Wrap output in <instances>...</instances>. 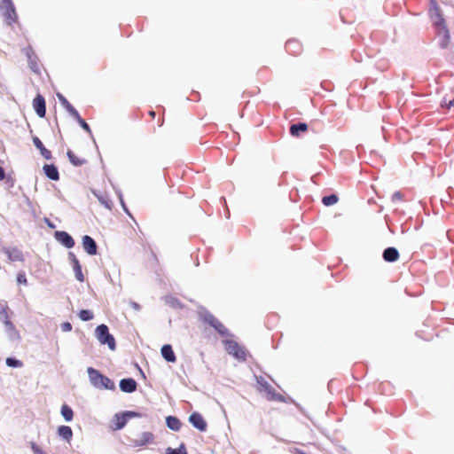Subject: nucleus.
Masks as SVG:
<instances>
[{
	"label": "nucleus",
	"instance_id": "nucleus-29",
	"mask_svg": "<svg viewBox=\"0 0 454 454\" xmlns=\"http://www.w3.org/2000/svg\"><path fill=\"white\" fill-rule=\"evenodd\" d=\"M94 195L98 198V200H99V202L105 206L106 208L110 209L111 208V203L108 200L105 199L103 196L99 195L98 192H93Z\"/></svg>",
	"mask_w": 454,
	"mask_h": 454
},
{
	"label": "nucleus",
	"instance_id": "nucleus-5",
	"mask_svg": "<svg viewBox=\"0 0 454 454\" xmlns=\"http://www.w3.org/2000/svg\"><path fill=\"white\" fill-rule=\"evenodd\" d=\"M56 240L67 248H72L74 246V240L66 231H57L54 233Z\"/></svg>",
	"mask_w": 454,
	"mask_h": 454
},
{
	"label": "nucleus",
	"instance_id": "nucleus-28",
	"mask_svg": "<svg viewBox=\"0 0 454 454\" xmlns=\"http://www.w3.org/2000/svg\"><path fill=\"white\" fill-rule=\"evenodd\" d=\"M166 454H187L184 445H181L178 449L167 448Z\"/></svg>",
	"mask_w": 454,
	"mask_h": 454
},
{
	"label": "nucleus",
	"instance_id": "nucleus-1",
	"mask_svg": "<svg viewBox=\"0 0 454 454\" xmlns=\"http://www.w3.org/2000/svg\"><path fill=\"white\" fill-rule=\"evenodd\" d=\"M429 17L439 34L442 35L445 46L450 40V32L442 12L435 0H430Z\"/></svg>",
	"mask_w": 454,
	"mask_h": 454
},
{
	"label": "nucleus",
	"instance_id": "nucleus-21",
	"mask_svg": "<svg viewBox=\"0 0 454 454\" xmlns=\"http://www.w3.org/2000/svg\"><path fill=\"white\" fill-rule=\"evenodd\" d=\"M58 98L59 99L62 106L74 116H78L77 111L68 103V101L61 95L58 94Z\"/></svg>",
	"mask_w": 454,
	"mask_h": 454
},
{
	"label": "nucleus",
	"instance_id": "nucleus-33",
	"mask_svg": "<svg viewBox=\"0 0 454 454\" xmlns=\"http://www.w3.org/2000/svg\"><path fill=\"white\" fill-rule=\"evenodd\" d=\"M67 155H68V158L70 160V161L74 164V165H81L82 164V161L78 160L75 156L73 154L72 152H68L67 153Z\"/></svg>",
	"mask_w": 454,
	"mask_h": 454
},
{
	"label": "nucleus",
	"instance_id": "nucleus-20",
	"mask_svg": "<svg viewBox=\"0 0 454 454\" xmlns=\"http://www.w3.org/2000/svg\"><path fill=\"white\" fill-rule=\"evenodd\" d=\"M60 413L67 422H70L73 420V418H74L73 410L67 404H63L61 406Z\"/></svg>",
	"mask_w": 454,
	"mask_h": 454
},
{
	"label": "nucleus",
	"instance_id": "nucleus-15",
	"mask_svg": "<svg viewBox=\"0 0 454 454\" xmlns=\"http://www.w3.org/2000/svg\"><path fill=\"white\" fill-rule=\"evenodd\" d=\"M383 258L389 262H395L399 258V253L395 247H388L384 251Z\"/></svg>",
	"mask_w": 454,
	"mask_h": 454
},
{
	"label": "nucleus",
	"instance_id": "nucleus-42",
	"mask_svg": "<svg viewBox=\"0 0 454 454\" xmlns=\"http://www.w3.org/2000/svg\"><path fill=\"white\" fill-rule=\"evenodd\" d=\"M48 226H49L50 228H52V229L55 227V226H54L52 223H51L50 222H48Z\"/></svg>",
	"mask_w": 454,
	"mask_h": 454
},
{
	"label": "nucleus",
	"instance_id": "nucleus-17",
	"mask_svg": "<svg viewBox=\"0 0 454 454\" xmlns=\"http://www.w3.org/2000/svg\"><path fill=\"white\" fill-rule=\"evenodd\" d=\"M43 171L50 179L59 180V171L53 165H45Z\"/></svg>",
	"mask_w": 454,
	"mask_h": 454
},
{
	"label": "nucleus",
	"instance_id": "nucleus-27",
	"mask_svg": "<svg viewBox=\"0 0 454 454\" xmlns=\"http://www.w3.org/2000/svg\"><path fill=\"white\" fill-rule=\"evenodd\" d=\"M79 317L82 321H89L93 318V314L88 309H82L79 313Z\"/></svg>",
	"mask_w": 454,
	"mask_h": 454
},
{
	"label": "nucleus",
	"instance_id": "nucleus-24",
	"mask_svg": "<svg viewBox=\"0 0 454 454\" xmlns=\"http://www.w3.org/2000/svg\"><path fill=\"white\" fill-rule=\"evenodd\" d=\"M208 322L222 334H224L225 333V328L224 326L220 323L218 322L215 318H214L213 317H210V318L208 319Z\"/></svg>",
	"mask_w": 454,
	"mask_h": 454
},
{
	"label": "nucleus",
	"instance_id": "nucleus-12",
	"mask_svg": "<svg viewBox=\"0 0 454 454\" xmlns=\"http://www.w3.org/2000/svg\"><path fill=\"white\" fill-rule=\"evenodd\" d=\"M58 435L65 440L67 442H70L73 437V431L68 426H59L57 429Z\"/></svg>",
	"mask_w": 454,
	"mask_h": 454
},
{
	"label": "nucleus",
	"instance_id": "nucleus-3",
	"mask_svg": "<svg viewBox=\"0 0 454 454\" xmlns=\"http://www.w3.org/2000/svg\"><path fill=\"white\" fill-rule=\"evenodd\" d=\"M97 339L101 344H106L111 350L115 348L114 337L109 333L108 327L106 325H98L95 330Z\"/></svg>",
	"mask_w": 454,
	"mask_h": 454
},
{
	"label": "nucleus",
	"instance_id": "nucleus-30",
	"mask_svg": "<svg viewBox=\"0 0 454 454\" xmlns=\"http://www.w3.org/2000/svg\"><path fill=\"white\" fill-rule=\"evenodd\" d=\"M6 327L8 329V331L10 332V338L14 340V339H18L19 338V334L18 333L16 332V330L14 329L13 325L10 323H6Z\"/></svg>",
	"mask_w": 454,
	"mask_h": 454
},
{
	"label": "nucleus",
	"instance_id": "nucleus-43",
	"mask_svg": "<svg viewBox=\"0 0 454 454\" xmlns=\"http://www.w3.org/2000/svg\"><path fill=\"white\" fill-rule=\"evenodd\" d=\"M119 198H120L121 203L123 205V201H122V196H121V194H119Z\"/></svg>",
	"mask_w": 454,
	"mask_h": 454
},
{
	"label": "nucleus",
	"instance_id": "nucleus-6",
	"mask_svg": "<svg viewBox=\"0 0 454 454\" xmlns=\"http://www.w3.org/2000/svg\"><path fill=\"white\" fill-rule=\"evenodd\" d=\"M190 423L198 430L204 432L207 429V422L203 419V417L198 413L193 412L189 417Z\"/></svg>",
	"mask_w": 454,
	"mask_h": 454
},
{
	"label": "nucleus",
	"instance_id": "nucleus-31",
	"mask_svg": "<svg viewBox=\"0 0 454 454\" xmlns=\"http://www.w3.org/2000/svg\"><path fill=\"white\" fill-rule=\"evenodd\" d=\"M68 261L72 267H74V265L79 264V261L77 260L76 256L74 253L69 252L68 253Z\"/></svg>",
	"mask_w": 454,
	"mask_h": 454
},
{
	"label": "nucleus",
	"instance_id": "nucleus-4",
	"mask_svg": "<svg viewBox=\"0 0 454 454\" xmlns=\"http://www.w3.org/2000/svg\"><path fill=\"white\" fill-rule=\"evenodd\" d=\"M224 346L226 351L238 360L244 361L246 359V351L234 340H226Z\"/></svg>",
	"mask_w": 454,
	"mask_h": 454
},
{
	"label": "nucleus",
	"instance_id": "nucleus-10",
	"mask_svg": "<svg viewBox=\"0 0 454 454\" xmlns=\"http://www.w3.org/2000/svg\"><path fill=\"white\" fill-rule=\"evenodd\" d=\"M33 106L39 117H43L45 115V101L41 95L35 98Z\"/></svg>",
	"mask_w": 454,
	"mask_h": 454
},
{
	"label": "nucleus",
	"instance_id": "nucleus-35",
	"mask_svg": "<svg viewBox=\"0 0 454 454\" xmlns=\"http://www.w3.org/2000/svg\"><path fill=\"white\" fill-rule=\"evenodd\" d=\"M123 413L127 417L128 420L130 419H133V418H139L140 417V414H138L137 412H135V411H125Z\"/></svg>",
	"mask_w": 454,
	"mask_h": 454
},
{
	"label": "nucleus",
	"instance_id": "nucleus-9",
	"mask_svg": "<svg viewBox=\"0 0 454 454\" xmlns=\"http://www.w3.org/2000/svg\"><path fill=\"white\" fill-rule=\"evenodd\" d=\"M0 9L4 15L10 20H14L15 12L11 0H3L0 4Z\"/></svg>",
	"mask_w": 454,
	"mask_h": 454
},
{
	"label": "nucleus",
	"instance_id": "nucleus-14",
	"mask_svg": "<svg viewBox=\"0 0 454 454\" xmlns=\"http://www.w3.org/2000/svg\"><path fill=\"white\" fill-rule=\"evenodd\" d=\"M114 430H120L125 427V425L128 422L127 417L124 415V413H117L114 415Z\"/></svg>",
	"mask_w": 454,
	"mask_h": 454
},
{
	"label": "nucleus",
	"instance_id": "nucleus-23",
	"mask_svg": "<svg viewBox=\"0 0 454 454\" xmlns=\"http://www.w3.org/2000/svg\"><path fill=\"white\" fill-rule=\"evenodd\" d=\"M307 129H308V126L305 123H300V124H297V125H293L291 127V134L293 136H297L300 131H306Z\"/></svg>",
	"mask_w": 454,
	"mask_h": 454
},
{
	"label": "nucleus",
	"instance_id": "nucleus-13",
	"mask_svg": "<svg viewBox=\"0 0 454 454\" xmlns=\"http://www.w3.org/2000/svg\"><path fill=\"white\" fill-rule=\"evenodd\" d=\"M160 353H161V356L162 357L167 361V362H169V363H175L176 360V357L175 356V353L172 349V347L168 344L167 345H163L161 349H160Z\"/></svg>",
	"mask_w": 454,
	"mask_h": 454
},
{
	"label": "nucleus",
	"instance_id": "nucleus-2",
	"mask_svg": "<svg viewBox=\"0 0 454 454\" xmlns=\"http://www.w3.org/2000/svg\"><path fill=\"white\" fill-rule=\"evenodd\" d=\"M87 372L90 382L94 387L106 390H114L115 388L114 383L98 370L89 367Z\"/></svg>",
	"mask_w": 454,
	"mask_h": 454
},
{
	"label": "nucleus",
	"instance_id": "nucleus-7",
	"mask_svg": "<svg viewBox=\"0 0 454 454\" xmlns=\"http://www.w3.org/2000/svg\"><path fill=\"white\" fill-rule=\"evenodd\" d=\"M153 440L154 435L153 433L142 432L137 436L136 439H134V445L137 447H142L153 443Z\"/></svg>",
	"mask_w": 454,
	"mask_h": 454
},
{
	"label": "nucleus",
	"instance_id": "nucleus-16",
	"mask_svg": "<svg viewBox=\"0 0 454 454\" xmlns=\"http://www.w3.org/2000/svg\"><path fill=\"white\" fill-rule=\"evenodd\" d=\"M4 253L11 262H20L23 259L21 252L16 248H6Z\"/></svg>",
	"mask_w": 454,
	"mask_h": 454
},
{
	"label": "nucleus",
	"instance_id": "nucleus-11",
	"mask_svg": "<svg viewBox=\"0 0 454 454\" xmlns=\"http://www.w3.org/2000/svg\"><path fill=\"white\" fill-rule=\"evenodd\" d=\"M120 388L125 393H132L137 389V382L133 379H123L120 381Z\"/></svg>",
	"mask_w": 454,
	"mask_h": 454
},
{
	"label": "nucleus",
	"instance_id": "nucleus-36",
	"mask_svg": "<svg viewBox=\"0 0 454 454\" xmlns=\"http://www.w3.org/2000/svg\"><path fill=\"white\" fill-rule=\"evenodd\" d=\"M78 120H79V122L81 123V126L82 127V129H84L85 130L87 131H90V128H89V125L84 121H82L79 115L78 116H75Z\"/></svg>",
	"mask_w": 454,
	"mask_h": 454
},
{
	"label": "nucleus",
	"instance_id": "nucleus-18",
	"mask_svg": "<svg viewBox=\"0 0 454 454\" xmlns=\"http://www.w3.org/2000/svg\"><path fill=\"white\" fill-rule=\"evenodd\" d=\"M168 427L173 431H178L181 427V422L176 417L168 416L166 418Z\"/></svg>",
	"mask_w": 454,
	"mask_h": 454
},
{
	"label": "nucleus",
	"instance_id": "nucleus-19",
	"mask_svg": "<svg viewBox=\"0 0 454 454\" xmlns=\"http://www.w3.org/2000/svg\"><path fill=\"white\" fill-rule=\"evenodd\" d=\"M33 142H34V145L35 146L40 150L41 152V154L43 157H44L45 159H50L51 158V152L48 151L43 145V143L41 142V140L38 138V137H34L33 138Z\"/></svg>",
	"mask_w": 454,
	"mask_h": 454
},
{
	"label": "nucleus",
	"instance_id": "nucleus-37",
	"mask_svg": "<svg viewBox=\"0 0 454 454\" xmlns=\"http://www.w3.org/2000/svg\"><path fill=\"white\" fill-rule=\"evenodd\" d=\"M17 281H18L19 283H23V284H26V283H27V279H26V278H25V276H24V275H19V276L17 277Z\"/></svg>",
	"mask_w": 454,
	"mask_h": 454
},
{
	"label": "nucleus",
	"instance_id": "nucleus-39",
	"mask_svg": "<svg viewBox=\"0 0 454 454\" xmlns=\"http://www.w3.org/2000/svg\"><path fill=\"white\" fill-rule=\"evenodd\" d=\"M442 106H446L448 108L454 106V99L450 100L449 103H444Z\"/></svg>",
	"mask_w": 454,
	"mask_h": 454
},
{
	"label": "nucleus",
	"instance_id": "nucleus-22",
	"mask_svg": "<svg viewBox=\"0 0 454 454\" xmlns=\"http://www.w3.org/2000/svg\"><path fill=\"white\" fill-rule=\"evenodd\" d=\"M5 364L7 366L13 367V368H20L23 366V363L20 360H18L13 357L6 358Z\"/></svg>",
	"mask_w": 454,
	"mask_h": 454
},
{
	"label": "nucleus",
	"instance_id": "nucleus-34",
	"mask_svg": "<svg viewBox=\"0 0 454 454\" xmlns=\"http://www.w3.org/2000/svg\"><path fill=\"white\" fill-rule=\"evenodd\" d=\"M60 328L63 332H70L72 330V325L69 322H65L60 325Z\"/></svg>",
	"mask_w": 454,
	"mask_h": 454
},
{
	"label": "nucleus",
	"instance_id": "nucleus-40",
	"mask_svg": "<svg viewBox=\"0 0 454 454\" xmlns=\"http://www.w3.org/2000/svg\"><path fill=\"white\" fill-rule=\"evenodd\" d=\"M131 307L135 309V310H138L139 309V305L136 302H131L130 303Z\"/></svg>",
	"mask_w": 454,
	"mask_h": 454
},
{
	"label": "nucleus",
	"instance_id": "nucleus-25",
	"mask_svg": "<svg viewBox=\"0 0 454 454\" xmlns=\"http://www.w3.org/2000/svg\"><path fill=\"white\" fill-rule=\"evenodd\" d=\"M322 201L326 207L332 206L338 202V197L336 195L326 196L323 198Z\"/></svg>",
	"mask_w": 454,
	"mask_h": 454
},
{
	"label": "nucleus",
	"instance_id": "nucleus-8",
	"mask_svg": "<svg viewBox=\"0 0 454 454\" xmlns=\"http://www.w3.org/2000/svg\"><path fill=\"white\" fill-rule=\"evenodd\" d=\"M82 247L85 252L90 255H95L97 254V244L92 238L85 235L82 239Z\"/></svg>",
	"mask_w": 454,
	"mask_h": 454
},
{
	"label": "nucleus",
	"instance_id": "nucleus-32",
	"mask_svg": "<svg viewBox=\"0 0 454 454\" xmlns=\"http://www.w3.org/2000/svg\"><path fill=\"white\" fill-rule=\"evenodd\" d=\"M31 449L34 454H47L44 450H43L35 442L31 443Z\"/></svg>",
	"mask_w": 454,
	"mask_h": 454
},
{
	"label": "nucleus",
	"instance_id": "nucleus-38",
	"mask_svg": "<svg viewBox=\"0 0 454 454\" xmlns=\"http://www.w3.org/2000/svg\"><path fill=\"white\" fill-rule=\"evenodd\" d=\"M5 177V172H4V169L0 167V181L4 180Z\"/></svg>",
	"mask_w": 454,
	"mask_h": 454
},
{
	"label": "nucleus",
	"instance_id": "nucleus-26",
	"mask_svg": "<svg viewBox=\"0 0 454 454\" xmlns=\"http://www.w3.org/2000/svg\"><path fill=\"white\" fill-rule=\"evenodd\" d=\"M73 270L74 272L76 279L79 282H83L84 281V277H83V274L82 272V267H81L80 263L74 265V267H73Z\"/></svg>",
	"mask_w": 454,
	"mask_h": 454
},
{
	"label": "nucleus",
	"instance_id": "nucleus-41",
	"mask_svg": "<svg viewBox=\"0 0 454 454\" xmlns=\"http://www.w3.org/2000/svg\"><path fill=\"white\" fill-rule=\"evenodd\" d=\"M393 199H395V200L400 199L399 193L394 194Z\"/></svg>",
	"mask_w": 454,
	"mask_h": 454
}]
</instances>
